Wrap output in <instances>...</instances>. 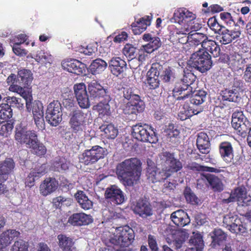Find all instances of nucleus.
Segmentation results:
<instances>
[{
    "label": "nucleus",
    "instance_id": "obj_1",
    "mask_svg": "<svg viewBox=\"0 0 251 251\" xmlns=\"http://www.w3.org/2000/svg\"><path fill=\"white\" fill-rule=\"evenodd\" d=\"M141 166V161L137 158L127 159L117 165L116 174L125 185L131 186L140 179Z\"/></svg>",
    "mask_w": 251,
    "mask_h": 251
},
{
    "label": "nucleus",
    "instance_id": "obj_2",
    "mask_svg": "<svg viewBox=\"0 0 251 251\" xmlns=\"http://www.w3.org/2000/svg\"><path fill=\"white\" fill-rule=\"evenodd\" d=\"M139 94V90L135 86L124 88V97L129 101L124 106L123 110L125 114L128 115L130 119H136L137 114L145 108L144 102Z\"/></svg>",
    "mask_w": 251,
    "mask_h": 251
},
{
    "label": "nucleus",
    "instance_id": "obj_3",
    "mask_svg": "<svg viewBox=\"0 0 251 251\" xmlns=\"http://www.w3.org/2000/svg\"><path fill=\"white\" fill-rule=\"evenodd\" d=\"M206 98V93L203 90L194 92L189 100L190 104L187 102V100L182 108L180 109L178 114L179 118L183 121L194 115L199 113L201 111V109L199 107L196 108V107L203 103Z\"/></svg>",
    "mask_w": 251,
    "mask_h": 251
},
{
    "label": "nucleus",
    "instance_id": "obj_4",
    "mask_svg": "<svg viewBox=\"0 0 251 251\" xmlns=\"http://www.w3.org/2000/svg\"><path fill=\"white\" fill-rule=\"evenodd\" d=\"M88 116L87 113H84L78 110L73 112L70 120L69 124L72 131V135L78 141H76L78 145L83 143L84 136L85 121Z\"/></svg>",
    "mask_w": 251,
    "mask_h": 251
},
{
    "label": "nucleus",
    "instance_id": "obj_5",
    "mask_svg": "<svg viewBox=\"0 0 251 251\" xmlns=\"http://www.w3.org/2000/svg\"><path fill=\"white\" fill-rule=\"evenodd\" d=\"M188 65L201 73L209 70L212 64L211 55L203 50H199L194 52L188 60Z\"/></svg>",
    "mask_w": 251,
    "mask_h": 251
},
{
    "label": "nucleus",
    "instance_id": "obj_6",
    "mask_svg": "<svg viewBox=\"0 0 251 251\" xmlns=\"http://www.w3.org/2000/svg\"><path fill=\"white\" fill-rule=\"evenodd\" d=\"M134 232L133 229L127 226L117 227L113 237L110 239V243L119 247H127L134 240Z\"/></svg>",
    "mask_w": 251,
    "mask_h": 251
},
{
    "label": "nucleus",
    "instance_id": "obj_7",
    "mask_svg": "<svg viewBox=\"0 0 251 251\" xmlns=\"http://www.w3.org/2000/svg\"><path fill=\"white\" fill-rule=\"evenodd\" d=\"M132 135L138 141L155 143L158 141L154 129L147 124L138 123L132 127Z\"/></svg>",
    "mask_w": 251,
    "mask_h": 251
},
{
    "label": "nucleus",
    "instance_id": "obj_8",
    "mask_svg": "<svg viewBox=\"0 0 251 251\" xmlns=\"http://www.w3.org/2000/svg\"><path fill=\"white\" fill-rule=\"evenodd\" d=\"M161 161V164L167 174L169 177L172 173L177 172L182 168L181 162L175 158L174 153L168 151H162L159 154Z\"/></svg>",
    "mask_w": 251,
    "mask_h": 251
},
{
    "label": "nucleus",
    "instance_id": "obj_9",
    "mask_svg": "<svg viewBox=\"0 0 251 251\" xmlns=\"http://www.w3.org/2000/svg\"><path fill=\"white\" fill-rule=\"evenodd\" d=\"M105 154V149L99 146H95L90 150H85L79 155V162L86 165H91L103 158Z\"/></svg>",
    "mask_w": 251,
    "mask_h": 251
},
{
    "label": "nucleus",
    "instance_id": "obj_10",
    "mask_svg": "<svg viewBox=\"0 0 251 251\" xmlns=\"http://www.w3.org/2000/svg\"><path fill=\"white\" fill-rule=\"evenodd\" d=\"M62 113L60 103L58 101H53L48 106L46 113V120L51 126H57L62 120Z\"/></svg>",
    "mask_w": 251,
    "mask_h": 251
},
{
    "label": "nucleus",
    "instance_id": "obj_11",
    "mask_svg": "<svg viewBox=\"0 0 251 251\" xmlns=\"http://www.w3.org/2000/svg\"><path fill=\"white\" fill-rule=\"evenodd\" d=\"M6 82L9 85V90L11 92L17 93L23 98H25L26 101V107L29 110L30 105V102L32 100V96L28 91L25 89L22 86L19 84L18 76L12 74L7 78Z\"/></svg>",
    "mask_w": 251,
    "mask_h": 251
},
{
    "label": "nucleus",
    "instance_id": "obj_12",
    "mask_svg": "<svg viewBox=\"0 0 251 251\" xmlns=\"http://www.w3.org/2000/svg\"><path fill=\"white\" fill-rule=\"evenodd\" d=\"M90 99L95 100H100L103 99L106 102L111 100L109 93L107 89L104 88L97 80L91 81L88 86Z\"/></svg>",
    "mask_w": 251,
    "mask_h": 251
},
{
    "label": "nucleus",
    "instance_id": "obj_13",
    "mask_svg": "<svg viewBox=\"0 0 251 251\" xmlns=\"http://www.w3.org/2000/svg\"><path fill=\"white\" fill-rule=\"evenodd\" d=\"M244 83L241 80L234 81L231 89H226L222 91L223 100L232 102H237L241 99L240 93L243 91Z\"/></svg>",
    "mask_w": 251,
    "mask_h": 251
},
{
    "label": "nucleus",
    "instance_id": "obj_14",
    "mask_svg": "<svg viewBox=\"0 0 251 251\" xmlns=\"http://www.w3.org/2000/svg\"><path fill=\"white\" fill-rule=\"evenodd\" d=\"M15 138L18 143L25 144L26 147L28 148L35 144V140L37 137L35 131L20 127L16 128Z\"/></svg>",
    "mask_w": 251,
    "mask_h": 251
},
{
    "label": "nucleus",
    "instance_id": "obj_15",
    "mask_svg": "<svg viewBox=\"0 0 251 251\" xmlns=\"http://www.w3.org/2000/svg\"><path fill=\"white\" fill-rule=\"evenodd\" d=\"M105 197L114 204H121L126 200L124 193L117 186L108 187L105 191Z\"/></svg>",
    "mask_w": 251,
    "mask_h": 251
},
{
    "label": "nucleus",
    "instance_id": "obj_16",
    "mask_svg": "<svg viewBox=\"0 0 251 251\" xmlns=\"http://www.w3.org/2000/svg\"><path fill=\"white\" fill-rule=\"evenodd\" d=\"M85 85L79 83L74 85V90L77 101L79 106L82 108H88L90 105V101L87 94Z\"/></svg>",
    "mask_w": 251,
    "mask_h": 251
},
{
    "label": "nucleus",
    "instance_id": "obj_17",
    "mask_svg": "<svg viewBox=\"0 0 251 251\" xmlns=\"http://www.w3.org/2000/svg\"><path fill=\"white\" fill-rule=\"evenodd\" d=\"M220 155L227 164L233 163L234 150L232 144L227 141L221 142L219 146Z\"/></svg>",
    "mask_w": 251,
    "mask_h": 251
},
{
    "label": "nucleus",
    "instance_id": "obj_18",
    "mask_svg": "<svg viewBox=\"0 0 251 251\" xmlns=\"http://www.w3.org/2000/svg\"><path fill=\"white\" fill-rule=\"evenodd\" d=\"M196 15L185 8H179L176 10L173 17L171 19L172 23H176L184 25L190 20H195Z\"/></svg>",
    "mask_w": 251,
    "mask_h": 251
},
{
    "label": "nucleus",
    "instance_id": "obj_19",
    "mask_svg": "<svg viewBox=\"0 0 251 251\" xmlns=\"http://www.w3.org/2000/svg\"><path fill=\"white\" fill-rule=\"evenodd\" d=\"M202 181H206L214 191L220 192L224 189V184L222 180L215 175L201 174V177L198 179V185L200 184Z\"/></svg>",
    "mask_w": 251,
    "mask_h": 251
},
{
    "label": "nucleus",
    "instance_id": "obj_20",
    "mask_svg": "<svg viewBox=\"0 0 251 251\" xmlns=\"http://www.w3.org/2000/svg\"><path fill=\"white\" fill-rule=\"evenodd\" d=\"M241 32L239 30H229L224 27L218 32L216 38L221 43L226 45L238 38Z\"/></svg>",
    "mask_w": 251,
    "mask_h": 251
},
{
    "label": "nucleus",
    "instance_id": "obj_21",
    "mask_svg": "<svg viewBox=\"0 0 251 251\" xmlns=\"http://www.w3.org/2000/svg\"><path fill=\"white\" fill-rule=\"evenodd\" d=\"M61 66L64 70L80 75L83 73L84 64L75 59H66L62 62Z\"/></svg>",
    "mask_w": 251,
    "mask_h": 251
},
{
    "label": "nucleus",
    "instance_id": "obj_22",
    "mask_svg": "<svg viewBox=\"0 0 251 251\" xmlns=\"http://www.w3.org/2000/svg\"><path fill=\"white\" fill-rule=\"evenodd\" d=\"M147 176L149 181L152 183L159 182L168 177L163 168L160 170L156 167L150 166L147 168Z\"/></svg>",
    "mask_w": 251,
    "mask_h": 251
},
{
    "label": "nucleus",
    "instance_id": "obj_23",
    "mask_svg": "<svg viewBox=\"0 0 251 251\" xmlns=\"http://www.w3.org/2000/svg\"><path fill=\"white\" fill-rule=\"evenodd\" d=\"M135 213L143 218H147L153 214V210L150 203L143 200H139L133 209Z\"/></svg>",
    "mask_w": 251,
    "mask_h": 251
},
{
    "label": "nucleus",
    "instance_id": "obj_24",
    "mask_svg": "<svg viewBox=\"0 0 251 251\" xmlns=\"http://www.w3.org/2000/svg\"><path fill=\"white\" fill-rule=\"evenodd\" d=\"M170 219L172 222L178 226H184L190 222L187 213L182 209L173 212L171 215Z\"/></svg>",
    "mask_w": 251,
    "mask_h": 251
},
{
    "label": "nucleus",
    "instance_id": "obj_25",
    "mask_svg": "<svg viewBox=\"0 0 251 251\" xmlns=\"http://www.w3.org/2000/svg\"><path fill=\"white\" fill-rule=\"evenodd\" d=\"M109 67L112 74L118 76L126 70V63L120 57H113L109 62Z\"/></svg>",
    "mask_w": 251,
    "mask_h": 251
},
{
    "label": "nucleus",
    "instance_id": "obj_26",
    "mask_svg": "<svg viewBox=\"0 0 251 251\" xmlns=\"http://www.w3.org/2000/svg\"><path fill=\"white\" fill-rule=\"evenodd\" d=\"M58 186V181L54 178H47L40 184V192L43 196H46L54 192Z\"/></svg>",
    "mask_w": 251,
    "mask_h": 251
},
{
    "label": "nucleus",
    "instance_id": "obj_27",
    "mask_svg": "<svg viewBox=\"0 0 251 251\" xmlns=\"http://www.w3.org/2000/svg\"><path fill=\"white\" fill-rule=\"evenodd\" d=\"M93 221L92 217L90 215L84 213H75L72 215L68 220V222L74 226L87 225Z\"/></svg>",
    "mask_w": 251,
    "mask_h": 251
},
{
    "label": "nucleus",
    "instance_id": "obj_28",
    "mask_svg": "<svg viewBox=\"0 0 251 251\" xmlns=\"http://www.w3.org/2000/svg\"><path fill=\"white\" fill-rule=\"evenodd\" d=\"M197 146L202 153L207 154L210 152V141L208 135L205 133L201 132L198 134Z\"/></svg>",
    "mask_w": 251,
    "mask_h": 251
},
{
    "label": "nucleus",
    "instance_id": "obj_29",
    "mask_svg": "<svg viewBox=\"0 0 251 251\" xmlns=\"http://www.w3.org/2000/svg\"><path fill=\"white\" fill-rule=\"evenodd\" d=\"M201 25L198 19L190 20L187 22L180 29L176 32L177 34H192L194 31H197L201 28Z\"/></svg>",
    "mask_w": 251,
    "mask_h": 251
},
{
    "label": "nucleus",
    "instance_id": "obj_30",
    "mask_svg": "<svg viewBox=\"0 0 251 251\" xmlns=\"http://www.w3.org/2000/svg\"><path fill=\"white\" fill-rule=\"evenodd\" d=\"M152 16H145L139 21L133 23L131 26L135 34H139L146 30L147 27L151 24Z\"/></svg>",
    "mask_w": 251,
    "mask_h": 251
},
{
    "label": "nucleus",
    "instance_id": "obj_31",
    "mask_svg": "<svg viewBox=\"0 0 251 251\" xmlns=\"http://www.w3.org/2000/svg\"><path fill=\"white\" fill-rule=\"evenodd\" d=\"M20 233L14 229H9L2 232L0 235V248L6 247L14 239L18 237Z\"/></svg>",
    "mask_w": 251,
    "mask_h": 251
},
{
    "label": "nucleus",
    "instance_id": "obj_32",
    "mask_svg": "<svg viewBox=\"0 0 251 251\" xmlns=\"http://www.w3.org/2000/svg\"><path fill=\"white\" fill-rule=\"evenodd\" d=\"M179 80L176 83L175 88L173 90V92L178 93L179 95L181 96L177 97L178 100H185L191 94L192 92V87H188V86H185V85Z\"/></svg>",
    "mask_w": 251,
    "mask_h": 251
},
{
    "label": "nucleus",
    "instance_id": "obj_33",
    "mask_svg": "<svg viewBox=\"0 0 251 251\" xmlns=\"http://www.w3.org/2000/svg\"><path fill=\"white\" fill-rule=\"evenodd\" d=\"M212 241L211 246L212 248H216L226 243L227 238L226 234L221 229H215L211 233Z\"/></svg>",
    "mask_w": 251,
    "mask_h": 251
},
{
    "label": "nucleus",
    "instance_id": "obj_34",
    "mask_svg": "<svg viewBox=\"0 0 251 251\" xmlns=\"http://www.w3.org/2000/svg\"><path fill=\"white\" fill-rule=\"evenodd\" d=\"M31 58L36 62L42 65L50 64L52 61V57L50 52L44 50H38L35 53L30 54Z\"/></svg>",
    "mask_w": 251,
    "mask_h": 251
},
{
    "label": "nucleus",
    "instance_id": "obj_35",
    "mask_svg": "<svg viewBox=\"0 0 251 251\" xmlns=\"http://www.w3.org/2000/svg\"><path fill=\"white\" fill-rule=\"evenodd\" d=\"M17 76L19 84L24 87L29 86L33 79L32 74L29 70L22 69L19 70Z\"/></svg>",
    "mask_w": 251,
    "mask_h": 251
},
{
    "label": "nucleus",
    "instance_id": "obj_36",
    "mask_svg": "<svg viewBox=\"0 0 251 251\" xmlns=\"http://www.w3.org/2000/svg\"><path fill=\"white\" fill-rule=\"evenodd\" d=\"M226 201L227 202L242 201L243 203H246V202L251 201V198L246 197V192L244 188H237Z\"/></svg>",
    "mask_w": 251,
    "mask_h": 251
},
{
    "label": "nucleus",
    "instance_id": "obj_37",
    "mask_svg": "<svg viewBox=\"0 0 251 251\" xmlns=\"http://www.w3.org/2000/svg\"><path fill=\"white\" fill-rule=\"evenodd\" d=\"M107 66V63L103 60L98 58L93 60L89 66L90 72L94 75L100 74Z\"/></svg>",
    "mask_w": 251,
    "mask_h": 251
},
{
    "label": "nucleus",
    "instance_id": "obj_38",
    "mask_svg": "<svg viewBox=\"0 0 251 251\" xmlns=\"http://www.w3.org/2000/svg\"><path fill=\"white\" fill-rule=\"evenodd\" d=\"M201 50L208 53L210 52L214 57L220 55L221 50L220 47L214 41L208 39L206 42H204L203 47Z\"/></svg>",
    "mask_w": 251,
    "mask_h": 251
},
{
    "label": "nucleus",
    "instance_id": "obj_39",
    "mask_svg": "<svg viewBox=\"0 0 251 251\" xmlns=\"http://www.w3.org/2000/svg\"><path fill=\"white\" fill-rule=\"evenodd\" d=\"M75 198L82 208L87 210L92 208V201L88 198L83 191H78L75 194Z\"/></svg>",
    "mask_w": 251,
    "mask_h": 251
},
{
    "label": "nucleus",
    "instance_id": "obj_40",
    "mask_svg": "<svg viewBox=\"0 0 251 251\" xmlns=\"http://www.w3.org/2000/svg\"><path fill=\"white\" fill-rule=\"evenodd\" d=\"M100 130L104 132L105 136L108 139L115 138L118 134L117 128L112 124H104L100 127Z\"/></svg>",
    "mask_w": 251,
    "mask_h": 251
},
{
    "label": "nucleus",
    "instance_id": "obj_41",
    "mask_svg": "<svg viewBox=\"0 0 251 251\" xmlns=\"http://www.w3.org/2000/svg\"><path fill=\"white\" fill-rule=\"evenodd\" d=\"M244 120H246V117L242 111H234L232 115L231 125L232 127L238 131Z\"/></svg>",
    "mask_w": 251,
    "mask_h": 251
},
{
    "label": "nucleus",
    "instance_id": "obj_42",
    "mask_svg": "<svg viewBox=\"0 0 251 251\" xmlns=\"http://www.w3.org/2000/svg\"><path fill=\"white\" fill-rule=\"evenodd\" d=\"M190 45L198 46L201 45L202 48L203 47L204 42L207 40V37L204 34L199 32H194L190 34Z\"/></svg>",
    "mask_w": 251,
    "mask_h": 251
},
{
    "label": "nucleus",
    "instance_id": "obj_43",
    "mask_svg": "<svg viewBox=\"0 0 251 251\" xmlns=\"http://www.w3.org/2000/svg\"><path fill=\"white\" fill-rule=\"evenodd\" d=\"M59 241V246L63 249V251H72L73 245V240L65 235L60 234L57 236Z\"/></svg>",
    "mask_w": 251,
    "mask_h": 251
},
{
    "label": "nucleus",
    "instance_id": "obj_44",
    "mask_svg": "<svg viewBox=\"0 0 251 251\" xmlns=\"http://www.w3.org/2000/svg\"><path fill=\"white\" fill-rule=\"evenodd\" d=\"M22 99L18 98L16 97H8L7 98L6 104H8V105L11 108H16L19 110H22L24 108V104L25 102L26 104V101L25 98Z\"/></svg>",
    "mask_w": 251,
    "mask_h": 251
},
{
    "label": "nucleus",
    "instance_id": "obj_45",
    "mask_svg": "<svg viewBox=\"0 0 251 251\" xmlns=\"http://www.w3.org/2000/svg\"><path fill=\"white\" fill-rule=\"evenodd\" d=\"M190 244L194 246L195 249L202 250L204 247V243L201 235L198 232H193V235L189 240Z\"/></svg>",
    "mask_w": 251,
    "mask_h": 251
},
{
    "label": "nucleus",
    "instance_id": "obj_46",
    "mask_svg": "<svg viewBox=\"0 0 251 251\" xmlns=\"http://www.w3.org/2000/svg\"><path fill=\"white\" fill-rule=\"evenodd\" d=\"M73 201L71 198L59 196L52 200L53 206L56 208H61L63 206H69L72 204Z\"/></svg>",
    "mask_w": 251,
    "mask_h": 251
},
{
    "label": "nucleus",
    "instance_id": "obj_47",
    "mask_svg": "<svg viewBox=\"0 0 251 251\" xmlns=\"http://www.w3.org/2000/svg\"><path fill=\"white\" fill-rule=\"evenodd\" d=\"M230 61L234 70L242 69L246 63L245 59L243 58L239 54L231 56Z\"/></svg>",
    "mask_w": 251,
    "mask_h": 251
},
{
    "label": "nucleus",
    "instance_id": "obj_48",
    "mask_svg": "<svg viewBox=\"0 0 251 251\" xmlns=\"http://www.w3.org/2000/svg\"><path fill=\"white\" fill-rule=\"evenodd\" d=\"M32 100V99L31 100ZM30 102V108L29 110L27 109L28 111H30L32 109V112L33 117L41 116L44 115L43 113V106L42 103L40 101H34L33 103ZM26 109H27L26 108Z\"/></svg>",
    "mask_w": 251,
    "mask_h": 251
},
{
    "label": "nucleus",
    "instance_id": "obj_49",
    "mask_svg": "<svg viewBox=\"0 0 251 251\" xmlns=\"http://www.w3.org/2000/svg\"><path fill=\"white\" fill-rule=\"evenodd\" d=\"M228 229L232 233H244L246 232V228L242 225L240 219L238 217H235V220L232 224Z\"/></svg>",
    "mask_w": 251,
    "mask_h": 251
},
{
    "label": "nucleus",
    "instance_id": "obj_50",
    "mask_svg": "<svg viewBox=\"0 0 251 251\" xmlns=\"http://www.w3.org/2000/svg\"><path fill=\"white\" fill-rule=\"evenodd\" d=\"M28 148L32 149L33 153L38 156L43 155L46 152L45 147L38 141L37 138L35 140V144L30 146Z\"/></svg>",
    "mask_w": 251,
    "mask_h": 251
},
{
    "label": "nucleus",
    "instance_id": "obj_51",
    "mask_svg": "<svg viewBox=\"0 0 251 251\" xmlns=\"http://www.w3.org/2000/svg\"><path fill=\"white\" fill-rule=\"evenodd\" d=\"M12 116L11 108L8 104H2L0 105V119L6 120Z\"/></svg>",
    "mask_w": 251,
    "mask_h": 251
},
{
    "label": "nucleus",
    "instance_id": "obj_52",
    "mask_svg": "<svg viewBox=\"0 0 251 251\" xmlns=\"http://www.w3.org/2000/svg\"><path fill=\"white\" fill-rule=\"evenodd\" d=\"M184 194L187 202L193 204H197L198 203L199 199L198 197L190 188L186 187L185 189Z\"/></svg>",
    "mask_w": 251,
    "mask_h": 251
},
{
    "label": "nucleus",
    "instance_id": "obj_53",
    "mask_svg": "<svg viewBox=\"0 0 251 251\" xmlns=\"http://www.w3.org/2000/svg\"><path fill=\"white\" fill-rule=\"evenodd\" d=\"M196 79V76L191 72L185 73L182 78L180 80L185 85V86H188V87H192L194 82Z\"/></svg>",
    "mask_w": 251,
    "mask_h": 251
},
{
    "label": "nucleus",
    "instance_id": "obj_54",
    "mask_svg": "<svg viewBox=\"0 0 251 251\" xmlns=\"http://www.w3.org/2000/svg\"><path fill=\"white\" fill-rule=\"evenodd\" d=\"M53 168L58 172L65 171L69 168V163L64 158H60L53 163Z\"/></svg>",
    "mask_w": 251,
    "mask_h": 251
},
{
    "label": "nucleus",
    "instance_id": "obj_55",
    "mask_svg": "<svg viewBox=\"0 0 251 251\" xmlns=\"http://www.w3.org/2000/svg\"><path fill=\"white\" fill-rule=\"evenodd\" d=\"M13 128V125L10 122H3L0 124V135L8 136Z\"/></svg>",
    "mask_w": 251,
    "mask_h": 251
},
{
    "label": "nucleus",
    "instance_id": "obj_56",
    "mask_svg": "<svg viewBox=\"0 0 251 251\" xmlns=\"http://www.w3.org/2000/svg\"><path fill=\"white\" fill-rule=\"evenodd\" d=\"M28 245L23 240L15 241L12 246L11 251H27Z\"/></svg>",
    "mask_w": 251,
    "mask_h": 251
},
{
    "label": "nucleus",
    "instance_id": "obj_57",
    "mask_svg": "<svg viewBox=\"0 0 251 251\" xmlns=\"http://www.w3.org/2000/svg\"><path fill=\"white\" fill-rule=\"evenodd\" d=\"M10 173L0 167V195L3 194L5 187L2 183L6 181Z\"/></svg>",
    "mask_w": 251,
    "mask_h": 251
},
{
    "label": "nucleus",
    "instance_id": "obj_58",
    "mask_svg": "<svg viewBox=\"0 0 251 251\" xmlns=\"http://www.w3.org/2000/svg\"><path fill=\"white\" fill-rule=\"evenodd\" d=\"M104 100V103H100L97 106L99 114L100 115H109L110 114V106L108 103L109 101L106 102L105 100Z\"/></svg>",
    "mask_w": 251,
    "mask_h": 251
},
{
    "label": "nucleus",
    "instance_id": "obj_59",
    "mask_svg": "<svg viewBox=\"0 0 251 251\" xmlns=\"http://www.w3.org/2000/svg\"><path fill=\"white\" fill-rule=\"evenodd\" d=\"M97 43L89 44L86 48L81 47L79 49V51L87 55H92L97 51Z\"/></svg>",
    "mask_w": 251,
    "mask_h": 251
},
{
    "label": "nucleus",
    "instance_id": "obj_60",
    "mask_svg": "<svg viewBox=\"0 0 251 251\" xmlns=\"http://www.w3.org/2000/svg\"><path fill=\"white\" fill-rule=\"evenodd\" d=\"M136 48L130 44H126L123 50V52L125 56L129 58L135 57Z\"/></svg>",
    "mask_w": 251,
    "mask_h": 251
},
{
    "label": "nucleus",
    "instance_id": "obj_61",
    "mask_svg": "<svg viewBox=\"0 0 251 251\" xmlns=\"http://www.w3.org/2000/svg\"><path fill=\"white\" fill-rule=\"evenodd\" d=\"M209 27L215 32H219L222 28L224 26L221 25L217 21L215 18H210L207 22Z\"/></svg>",
    "mask_w": 251,
    "mask_h": 251
},
{
    "label": "nucleus",
    "instance_id": "obj_62",
    "mask_svg": "<svg viewBox=\"0 0 251 251\" xmlns=\"http://www.w3.org/2000/svg\"><path fill=\"white\" fill-rule=\"evenodd\" d=\"M251 131V124L249 121L246 117V120H244L243 123L241 125V127L238 131L241 135L248 133L250 134V131Z\"/></svg>",
    "mask_w": 251,
    "mask_h": 251
},
{
    "label": "nucleus",
    "instance_id": "obj_63",
    "mask_svg": "<svg viewBox=\"0 0 251 251\" xmlns=\"http://www.w3.org/2000/svg\"><path fill=\"white\" fill-rule=\"evenodd\" d=\"M148 242L151 251H158L156 236L149 234L148 237Z\"/></svg>",
    "mask_w": 251,
    "mask_h": 251
},
{
    "label": "nucleus",
    "instance_id": "obj_64",
    "mask_svg": "<svg viewBox=\"0 0 251 251\" xmlns=\"http://www.w3.org/2000/svg\"><path fill=\"white\" fill-rule=\"evenodd\" d=\"M0 167L11 173L15 167V163L11 158L6 159Z\"/></svg>",
    "mask_w": 251,
    "mask_h": 251
}]
</instances>
